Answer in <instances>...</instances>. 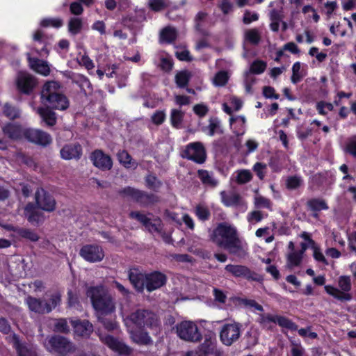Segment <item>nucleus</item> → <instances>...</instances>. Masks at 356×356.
I'll use <instances>...</instances> for the list:
<instances>
[{
	"mask_svg": "<svg viewBox=\"0 0 356 356\" xmlns=\"http://www.w3.org/2000/svg\"><path fill=\"white\" fill-rule=\"evenodd\" d=\"M19 234L22 238H26L33 242L37 241L39 239V236L35 232L28 229H21Z\"/></svg>",
	"mask_w": 356,
	"mask_h": 356,
	"instance_id": "680f3d73",
	"label": "nucleus"
},
{
	"mask_svg": "<svg viewBox=\"0 0 356 356\" xmlns=\"http://www.w3.org/2000/svg\"><path fill=\"white\" fill-rule=\"evenodd\" d=\"M343 25L339 22H335L330 28V32L334 35L344 36L346 35V30L343 29Z\"/></svg>",
	"mask_w": 356,
	"mask_h": 356,
	"instance_id": "e2e57ef3",
	"label": "nucleus"
},
{
	"mask_svg": "<svg viewBox=\"0 0 356 356\" xmlns=\"http://www.w3.org/2000/svg\"><path fill=\"white\" fill-rule=\"evenodd\" d=\"M241 325L236 322L225 323L220 332V339L225 346H231L236 342L241 336Z\"/></svg>",
	"mask_w": 356,
	"mask_h": 356,
	"instance_id": "1a4fd4ad",
	"label": "nucleus"
},
{
	"mask_svg": "<svg viewBox=\"0 0 356 356\" xmlns=\"http://www.w3.org/2000/svg\"><path fill=\"white\" fill-rule=\"evenodd\" d=\"M195 214L200 220H207L209 218L210 211L206 206L199 204L195 208Z\"/></svg>",
	"mask_w": 356,
	"mask_h": 356,
	"instance_id": "603ef678",
	"label": "nucleus"
},
{
	"mask_svg": "<svg viewBox=\"0 0 356 356\" xmlns=\"http://www.w3.org/2000/svg\"><path fill=\"white\" fill-rule=\"evenodd\" d=\"M183 156L188 159L198 163H202L206 159V152L202 144L195 142L188 144L184 152Z\"/></svg>",
	"mask_w": 356,
	"mask_h": 356,
	"instance_id": "ddd939ff",
	"label": "nucleus"
},
{
	"mask_svg": "<svg viewBox=\"0 0 356 356\" xmlns=\"http://www.w3.org/2000/svg\"><path fill=\"white\" fill-rule=\"evenodd\" d=\"M159 65L164 71H170L172 67L171 58L168 56H161Z\"/></svg>",
	"mask_w": 356,
	"mask_h": 356,
	"instance_id": "338daca9",
	"label": "nucleus"
},
{
	"mask_svg": "<svg viewBox=\"0 0 356 356\" xmlns=\"http://www.w3.org/2000/svg\"><path fill=\"white\" fill-rule=\"evenodd\" d=\"M24 136L30 142L42 146H47L52 141L49 134L39 129H27L24 131Z\"/></svg>",
	"mask_w": 356,
	"mask_h": 356,
	"instance_id": "f3484780",
	"label": "nucleus"
},
{
	"mask_svg": "<svg viewBox=\"0 0 356 356\" xmlns=\"http://www.w3.org/2000/svg\"><path fill=\"white\" fill-rule=\"evenodd\" d=\"M264 218V213L258 210L252 211L250 212L247 216V220L250 224H256L262 220Z\"/></svg>",
	"mask_w": 356,
	"mask_h": 356,
	"instance_id": "5fc2aeb1",
	"label": "nucleus"
},
{
	"mask_svg": "<svg viewBox=\"0 0 356 356\" xmlns=\"http://www.w3.org/2000/svg\"><path fill=\"white\" fill-rule=\"evenodd\" d=\"M124 323L131 340L140 345H149L152 340L145 330L153 334L160 331L161 323L156 314L148 309H138L124 318Z\"/></svg>",
	"mask_w": 356,
	"mask_h": 356,
	"instance_id": "f257e3e1",
	"label": "nucleus"
},
{
	"mask_svg": "<svg viewBox=\"0 0 356 356\" xmlns=\"http://www.w3.org/2000/svg\"><path fill=\"white\" fill-rule=\"evenodd\" d=\"M236 174V181L241 184H246L252 179V175L249 170H238Z\"/></svg>",
	"mask_w": 356,
	"mask_h": 356,
	"instance_id": "c03bdc74",
	"label": "nucleus"
},
{
	"mask_svg": "<svg viewBox=\"0 0 356 356\" xmlns=\"http://www.w3.org/2000/svg\"><path fill=\"white\" fill-rule=\"evenodd\" d=\"M130 216L143 223L145 228L151 233H161V221L159 218H151L139 212H131Z\"/></svg>",
	"mask_w": 356,
	"mask_h": 356,
	"instance_id": "dca6fc26",
	"label": "nucleus"
},
{
	"mask_svg": "<svg viewBox=\"0 0 356 356\" xmlns=\"http://www.w3.org/2000/svg\"><path fill=\"white\" fill-rule=\"evenodd\" d=\"M38 207L29 203L24 209V215L27 220L32 224H38L44 219L43 213L38 210Z\"/></svg>",
	"mask_w": 356,
	"mask_h": 356,
	"instance_id": "5701e85b",
	"label": "nucleus"
},
{
	"mask_svg": "<svg viewBox=\"0 0 356 356\" xmlns=\"http://www.w3.org/2000/svg\"><path fill=\"white\" fill-rule=\"evenodd\" d=\"M118 159L119 162L126 168L135 169L138 166L137 162L124 150L118 154Z\"/></svg>",
	"mask_w": 356,
	"mask_h": 356,
	"instance_id": "473e14b6",
	"label": "nucleus"
},
{
	"mask_svg": "<svg viewBox=\"0 0 356 356\" xmlns=\"http://www.w3.org/2000/svg\"><path fill=\"white\" fill-rule=\"evenodd\" d=\"M246 119L243 115L232 116L229 118L231 129L236 136H242L245 132Z\"/></svg>",
	"mask_w": 356,
	"mask_h": 356,
	"instance_id": "393cba45",
	"label": "nucleus"
},
{
	"mask_svg": "<svg viewBox=\"0 0 356 356\" xmlns=\"http://www.w3.org/2000/svg\"><path fill=\"white\" fill-rule=\"evenodd\" d=\"M302 184V179L299 176H291L286 179V188L289 190H294L299 188Z\"/></svg>",
	"mask_w": 356,
	"mask_h": 356,
	"instance_id": "09e8293b",
	"label": "nucleus"
},
{
	"mask_svg": "<svg viewBox=\"0 0 356 356\" xmlns=\"http://www.w3.org/2000/svg\"><path fill=\"white\" fill-rule=\"evenodd\" d=\"M197 176L202 184L207 187L216 188L219 184V181L216 179L212 172L206 170H199L197 171Z\"/></svg>",
	"mask_w": 356,
	"mask_h": 356,
	"instance_id": "bb28decb",
	"label": "nucleus"
},
{
	"mask_svg": "<svg viewBox=\"0 0 356 356\" xmlns=\"http://www.w3.org/2000/svg\"><path fill=\"white\" fill-rule=\"evenodd\" d=\"M43 301L44 302L46 314L49 313L60 304V295L58 293H54L50 296L48 300Z\"/></svg>",
	"mask_w": 356,
	"mask_h": 356,
	"instance_id": "4c0bfd02",
	"label": "nucleus"
},
{
	"mask_svg": "<svg viewBox=\"0 0 356 356\" xmlns=\"http://www.w3.org/2000/svg\"><path fill=\"white\" fill-rule=\"evenodd\" d=\"M259 322L263 327L268 329L271 328V323H277L280 327L290 330H296L298 329V326L290 319L279 315H273L270 314H261Z\"/></svg>",
	"mask_w": 356,
	"mask_h": 356,
	"instance_id": "9d476101",
	"label": "nucleus"
},
{
	"mask_svg": "<svg viewBox=\"0 0 356 356\" xmlns=\"http://www.w3.org/2000/svg\"><path fill=\"white\" fill-rule=\"evenodd\" d=\"M25 303L30 311L40 314H46L44 302L43 300L29 296L25 299Z\"/></svg>",
	"mask_w": 356,
	"mask_h": 356,
	"instance_id": "cd10ccee",
	"label": "nucleus"
},
{
	"mask_svg": "<svg viewBox=\"0 0 356 356\" xmlns=\"http://www.w3.org/2000/svg\"><path fill=\"white\" fill-rule=\"evenodd\" d=\"M55 330L59 332H68L70 329L65 319H58L54 325Z\"/></svg>",
	"mask_w": 356,
	"mask_h": 356,
	"instance_id": "774afa93",
	"label": "nucleus"
},
{
	"mask_svg": "<svg viewBox=\"0 0 356 356\" xmlns=\"http://www.w3.org/2000/svg\"><path fill=\"white\" fill-rule=\"evenodd\" d=\"M211 240L231 254L243 256L246 254L248 244L240 239L235 226L224 222L219 223L210 234Z\"/></svg>",
	"mask_w": 356,
	"mask_h": 356,
	"instance_id": "f03ea898",
	"label": "nucleus"
},
{
	"mask_svg": "<svg viewBox=\"0 0 356 356\" xmlns=\"http://www.w3.org/2000/svg\"><path fill=\"white\" fill-rule=\"evenodd\" d=\"M86 295L90 298L98 316L108 315L115 312V302L102 285L88 287Z\"/></svg>",
	"mask_w": 356,
	"mask_h": 356,
	"instance_id": "7ed1b4c3",
	"label": "nucleus"
},
{
	"mask_svg": "<svg viewBox=\"0 0 356 356\" xmlns=\"http://www.w3.org/2000/svg\"><path fill=\"white\" fill-rule=\"evenodd\" d=\"M7 339L17 350V356H35V352L33 348L26 344L22 343L19 337L15 334L8 336Z\"/></svg>",
	"mask_w": 356,
	"mask_h": 356,
	"instance_id": "6ab92c4d",
	"label": "nucleus"
},
{
	"mask_svg": "<svg viewBox=\"0 0 356 356\" xmlns=\"http://www.w3.org/2000/svg\"><path fill=\"white\" fill-rule=\"evenodd\" d=\"M191 73L188 71H180L175 76V82L178 87L184 88L187 86L191 78Z\"/></svg>",
	"mask_w": 356,
	"mask_h": 356,
	"instance_id": "ea45409f",
	"label": "nucleus"
},
{
	"mask_svg": "<svg viewBox=\"0 0 356 356\" xmlns=\"http://www.w3.org/2000/svg\"><path fill=\"white\" fill-rule=\"evenodd\" d=\"M254 204L257 209H268L272 210V202L270 200L259 194H257L254 196Z\"/></svg>",
	"mask_w": 356,
	"mask_h": 356,
	"instance_id": "58836bf2",
	"label": "nucleus"
},
{
	"mask_svg": "<svg viewBox=\"0 0 356 356\" xmlns=\"http://www.w3.org/2000/svg\"><path fill=\"white\" fill-rule=\"evenodd\" d=\"M60 88V84L56 81L47 82L41 92L42 102L54 109L63 111L67 108L69 102L61 93Z\"/></svg>",
	"mask_w": 356,
	"mask_h": 356,
	"instance_id": "39448f33",
	"label": "nucleus"
},
{
	"mask_svg": "<svg viewBox=\"0 0 356 356\" xmlns=\"http://www.w3.org/2000/svg\"><path fill=\"white\" fill-rule=\"evenodd\" d=\"M42 26H52L59 28L63 25V20L60 18H47L41 21Z\"/></svg>",
	"mask_w": 356,
	"mask_h": 356,
	"instance_id": "13d9d810",
	"label": "nucleus"
},
{
	"mask_svg": "<svg viewBox=\"0 0 356 356\" xmlns=\"http://www.w3.org/2000/svg\"><path fill=\"white\" fill-rule=\"evenodd\" d=\"M149 6L154 11H160L168 6V0H149Z\"/></svg>",
	"mask_w": 356,
	"mask_h": 356,
	"instance_id": "6e6d98bb",
	"label": "nucleus"
},
{
	"mask_svg": "<svg viewBox=\"0 0 356 356\" xmlns=\"http://www.w3.org/2000/svg\"><path fill=\"white\" fill-rule=\"evenodd\" d=\"M3 113L4 114L10 119H14L19 115V111L11 106H10L8 104H6L3 106Z\"/></svg>",
	"mask_w": 356,
	"mask_h": 356,
	"instance_id": "0e129e2a",
	"label": "nucleus"
},
{
	"mask_svg": "<svg viewBox=\"0 0 356 356\" xmlns=\"http://www.w3.org/2000/svg\"><path fill=\"white\" fill-rule=\"evenodd\" d=\"M291 356H309V355L300 343H293L291 348Z\"/></svg>",
	"mask_w": 356,
	"mask_h": 356,
	"instance_id": "bf43d9fd",
	"label": "nucleus"
},
{
	"mask_svg": "<svg viewBox=\"0 0 356 356\" xmlns=\"http://www.w3.org/2000/svg\"><path fill=\"white\" fill-rule=\"evenodd\" d=\"M338 285L341 290L330 285L325 286V290L328 294L337 298V300L341 301L350 300L352 296L350 293H348L351 289V282L350 277L341 276L339 278Z\"/></svg>",
	"mask_w": 356,
	"mask_h": 356,
	"instance_id": "0eeeda50",
	"label": "nucleus"
},
{
	"mask_svg": "<svg viewBox=\"0 0 356 356\" xmlns=\"http://www.w3.org/2000/svg\"><path fill=\"white\" fill-rule=\"evenodd\" d=\"M82 149L79 144H70L64 146L60 150L61 157L65 160L78 159L80 158Z\"/></svg>",
	"mask_w": 356,
	"mask_h": 356,
	"instance_id": "4be33fe9",
	"label": "nucleus"
},
{
	"mask_svg": "<svg viewBox=\"0 0 356 356\" xmlns=\"http://www.w3.org/2000/svg\"><path fill=\"white\" fill-rule=\"evenodd\" d=\"M220 195L222 203L226 207H234L241 211H246L248 208L247 202L238 193L234 192L227 193L222 191Z\"/></svg>",
	"mask_w": 356,
	"mask_h": 356,
	"instance_id": "2eb2a0df",
	"label": "nucleus"
},
{
	"mask_svg": "<svg viewBox=\"0 0 356 356\" xmlns=\"http://www.w3.org/2000/svg\"><path fill=\"white\" fill-rule=\"evenodd\" d=\"M302 12L306 15V18L308 20L312 18L314 22L317 23L320 19L319 15L312 6H305L302 9Z\"/></svg>",
	"mask_w": 356,
	"mask_h": 356,
	"instance_id": "a18cd8bd",
	"label": "nucleus"
},
{
	"mask_svg": "<svg viewBox=\"0 0 356 356\" xmlns=\"http://www.w3.org/2000/svg\"><path fill=\"white\" fill-rule=\"evenodd\" d=\"M24 131L21 127L15 124H8L3 128L4 134L13 140L20 138L22 134L24 135Z\"/></svg>",
	"mask_w": 356,
	"mask_h": 356,
	"instance_id": "c85d7f7f",
	"label": "nucleus"
},
{
	"mask_svg": "<svg viewBox=\"0 0 356 356\" xmlns=\"http://www.w3.org/2000/svg\"><path fill=\"white\" fill-rule=\"evenodd\" d=\"M44 345L50 352L68 354L75 350V346L67 339L60 336H54L45 340Z\"/></svg>",
	"mask_w": 356,
	"mask_h": 356,
	"instance_id": "6e6552de",
	"label": "nucleus"
},
{
	"mask_svg": "<svg viewBox=\"0 0 356 356\" xmlns=\"http://www.w3.org/2000/svg\"><path fill=\"white\" fill-rule=\"evenodd\" d=\"M82 28V21L79 18L73 17L70 19L68 24V29L69 31L73 34L76 35L80 32Z\"/></svg>",
	"mask_w": 356,
	"mask_h": 356,
	"instance_id": "49530a36",
	"label": "nucleus"
},
{
	"mask_svg": "<svg viewBox=\"0 0 356 356\" xmlns=\"http://www.w3.org/2000/svg\"><path fill=\"white\" fill-rule=\"evenodd\" d=\"M35 200L38 208L47 212H51L56 209V200L52 195L47 193L44 189H38Z\"/></svg>",
	"mask_w": 356,
	"mask_h": 356,
	"instance_id": "4468645a",
	"label": "nucleus"
},
{
	"mask_svg": "<svg viewBox=\"0 0 356 356\" xmlns=\"http://www.w3.org/2000/svg\"><path fill=\"white\" fill-rule=\"evenodd\" d=\"M313 250V256L314 258L318 262H321L323 264L327 265L328 262L323 255V252L321 250V248L318 247L317 244H315L312 248H310Z\"/></svg>",
	"mask_w": 356,
	"mask_h": 356,
	"instance_id": "4d7b16f0",
	"label": "nucleus"
},
{
	"mask_svg": "<svg viewBox=\"0 0 356 356\" xmlns=\"http://www.w3.org/2000/svg\"><path fill=\"white\" fill-rule=\"evenodd\" d=\"M177 336L182 340L196 343L200 341L202 334L196 323L191 321H183L176 325Z\"/></svg>",
	"mask_w": 356,
	"mask_h": 356,
	"instance_id": "423d86ee",
	"label": "nucleus"
},
{
	"mask_svg": "<svg viewBox=\"0 0 356 356\" xmlns=\"http://www.w3.org/2000/svg\"><path fill=\"white\" fill-rule=\"evenodd\" d=\"M129 277L131 283L138 291H143L145 286L148 291H154L164 285L166 282L165 275L161 273L145 274L138 269H131Z\"/></svg>",
	"mask_w": 356,
	"mask_h": 356,
	"instance_id": "20e7f679",
	"label": "nucleus"
},
{
	"mask_svg": "<svg viewBox=\"0 0 356 356\" xmlns=\"http://www.w3.org/2000/svg\"><path fill=\"white\" fill-rule=\"evenodd\" d=\"M216 343L214 336L206 337L204 342L200 346V350L205 355L213 353L216 349Z\"/></svg>",
	"mask_w": 356,
	"mask_h": 356,
	"instance_id": "72a5a7b5",
	"label": "nucleus"
},
{
	"mask_svg": "<svg viewBox=\"0 0 356 356\" xmlns=\"http://www.w3.org/2000/svg\"><path fill=\"white\" fill-rule=\"evenodd\" d=\"M344 151L356 158V135L347 139Z\"/></svg>",
	"mask_w": 356,
	"mask_h": 356,
	"instance_id": "de8ad7c7",
	"label": "nucleus"
},
{
	"mask_svg": "<svg viewBox=\"0 0 356 356\" xmlns=\"http://www.w3.org/2000/svg\"><path fill=\"white\" fill-rule=\"evenodd\" d=\"M16 84L19 91L29 94L36 86V80L29 73L20 72L17 74Z\"/></svg>",
	"mask_w": 356,
	"mask_h": 356,
	"instance_id": "a211bd4d",
	"label": "nucleus"
},
{
	"mask_svg": "<svg viewBox=\"0 0 356 356\" xmlns=\"http://www.w3.org/2000/svg\"><path fill=\"white\" fill-rule=\"evenodd\" d=\"M184 113L178 109H173L171 111V123L175 127L178 128L181 124Z\"/></svg>",
	"mask_w": 356,
	"mask_h": 356,
	"instance_id": "8fccbe9b",
	"label": "nucleus"
},
{
	"mask_svg": "<svg viewBox=\"0 0 356 356\" xmlns=\"http://www.w3.org/2000/svg\"><path fill=\"white\" fill-rule=\"evenodd\" d=\"M80 256L86 261L90 263L99 262L104 257V252L100 245L87 244L79 251Z\"/></svg>",
	"mask_w": 356,
	"mask_h": 356,
	"instance_id": "9b49d317",
	"label": "nucleus"
},
{
	"mask_svg": "<svg viewBox=\"0 0 356 356\" xmlns=\"http://www.w3.org/2000/svg\"><path fill=\"white\" fill-rule=\"evenodd\" d=\"M100 340L113 351L122 356H127L131 353L132 349L109 334H99Z\"/></svg>",
	"mask_w": 356,
	"mask_h": 356,
	"instance_id": "f8f14e48",
	"label": "nucleus"
},
{
	"mask_svg": "<svg viewBox=\"0 0 356 356\" xmlns=\"http://www.w3.org/2000/svg\"><path fill=\"white\" fill-rule=\"evenodd\" d=\"M228 101L232 107L229 106L227 102L223 103L222 105L223 111L228 115H232L233 110L238 111L241 108L243 104L242 101L236 97L230 96L229 97Z\"/></svg>",
	"mask_w": 356,
	"mask_h": 356,
	"instance_id": "2f4dec72",
	"label": "nucleus"
},
{
	"mask_svg": "<svg viewBox=\"0 0 356 356\" xmlns=\"http://www.w3.org/2000/svg\"><path fill=\"white\" fill-rule=\"evenodd\" d=\"M79 63L88 70H92L95 65L92 60L86 55H81L77 58Z\"/></svg>",
	"mask_w": 356,
	"mask_h": 356,
	"instance_id": "69168bd1",
	"label": "nucleus"
},
{
	"mask_svg": "<svg viewBox=\"0 0 356 356\" xmlns=\"http://www.w3.org/2000/svg\"><path fill=\"white\" fill-rule=\"evenodd\" d=\"M306 65L300 62H296L292 67L291 81L293 83L300 82L306 75Z\"/></svg>",
	"mask_w": 356,
	"mask_h": 356,
	"instance_id": "c756f323",
	"label": "nucleus"
},
{
	"mask_svg": "<svg viewBox=\"0 0 356 356\" xmlns=\"http://www.w3.org/2000/svg\"><path fill=\"white\" fill-rule=\"evenodd\" d=\"M94 165L103 170H110L113 163L111 157L101 150H95L90 156Z\"/></svg>",
	"mask_w": 356,
	"mask_h": 356,
	"instance_id": "aec40b11",
	"label": "nucleus"
},
{
	"mask_svg": "<svg viewBox=\"0 0 356 356\" xmlns=\"http://www.w3.org/2000/svg\"><path fill=\"white\" fill-rule=\"evenodd\" d=\"M309 209L314 211H319L321 210H326L328 207L325 202L321 199H312L308 201L307 203Z\"/></svg>",
	"mask_w": 356,
	"mask_h": 356,
	"instance_id": "79ce46f5",
	"label": "nucleus"
},
{
	"mask_svg": "<svg viewBox=\"0 0 356 356\" xmlns=\"http://www.w3.org/2000/svg\"><path fill=\"white\" fill-rule=\"evenodd\" d=\"M177 38V31L175 29L168 26L162 30L160 35L161 42L170 43Z\"/></svg>",
	"mask_w": 356,
	"mask_h": 356,
	"instance_id": "c9c22d12",
	"label": "nucleus"
},
{
	"mask_svg": "<svg viewBox=\"0 0 356 356\" xmlns=\"http://www.w3.org/2000/svg\"><path fill=\"white\" fill-rule=\"evenodd\" d=\"M36 112L41 117L42 120L48 125L53 126L56 122V113L49 108H38Z\"/></svg>",
	"mask_w": 356,
	"mask_h": 356,
	"instance_id": "7c9ffc66",
	"label": "nucleus"
},
{
	"mask_svg": "<svg viewBox=\"0 0 356 356\" xmlns=\"http://www.w3.org/2000/svg\"><path fill=\"white\" fill-rule=\"evenodd\" d=\"M253 171L256 173L259 179L262 180L266 176L267 165L261 162H257L252 167Z\"/></svg>",
	"mask_w": 356,
	"mask_h": 356,
	"instance_id": "864d4df0",
	"label": "nucleus"
},
{
	"mask_svg": "<svg viewBox=\"0 0 356 356\" xmlns=\"http://www.w3.org/2000/svg\"><path fill=\"white\" fill-rule=\"evenodd\" d=\"M303 255L298 251H293L287 256V264L290 268L297 266L301 263Z\"/></svg>",
	"mask_w": 356,
	"mask_h": 356,
	"instance_id": "a19ab883",
	"label": "nucleus"
},
{
	"mask_svg": "<svg viewBox=\"0 0 356 356\" xmlns=\"http://www.w3.org/2000/svg\"><path fill=\"white\" fill-rule=\"evenodd\" d=\"M230 74L226 71H219L212 79V83L216 87L225 86L229 81Z\"/></svg>",
	"mask_w": 356,
	"mask_h": 356,
	"instance_id": "f704fd0d",
	"label": "nucleus"
},
{
	"mask_svg": "<svg viewBox=\"0 0 356 356\" xmlns=\"http://www.w3.org/2000/svg\"><path fill=\"white\" fill-rule=\"evenodd\" d=\"M225 270L236 277H244L248 280H256L250 270L244 266L228 264L225 266Z\"/></svg>",
	"mask_w": 356,
	"mask_h": 356,
	"instance_id": "a878e982",
	"label": "nucleus"
},
{
	"mask_svg": "<svg viewBox=\"0 0 356 356\" xmlns=\"http://www.w3.org/2000/svg\"><path fill=\"white\" fill-rule=\"evenodd\" d=\"M204 131H207V134L210 136L217 133H222L220 121L216 118H211L209 120V124L205 128Z\"/></svg>",
	"mask_w": 356,
	"mask_h": 356,
	"instance_id": "e433bc0d",
	"label": "nucleus"
},
{
	"mask_svg": "<svg viewBox=\"0 0 356 356\" xmlns=\"http://www.w3.org/2000/svg\"><path fill=\"white\" fill-rule=\"evenodd\" d=\"M28 60L31 68L38 74L43 76H47L50 72V67L46 61L33 58L30 56V53L27 54Z\"/></svg>",
	"mask_w": 356,
	"mask_h": 356,
	"instance_id": "b1692460",
	"label": "nucleus"
},
{
	"mask_svg": "<svg viewBox=\"0 0 356 356\" xmlns=\"http://www.w3.org/2000/svg\"><path fill=\"white\" fill-rule=\"evenodd\" d=\"M245 40L252 44H257L261 39L259 31L256 29H248L245 32Z\"/></svg>",
	"mask_w": 356,
	"mask_h": 356,
	"instance_id": "37998d69",
	"label": "nucleus"
},
{
	"mask_svg": "<svg viewBox=\"0 0 356 356\" xmlns=\"http://www.w3.org/2000/svg\"><path fill=\"white\" fill-rule=\"evenodd\" d=\"M266 67V63L264 61L261 60H257L254 61L250 67V72L246 73L247 78H249L250 74H261L263 72H264L265 69Z\"/></svg>",
	"mask_w": 356,
	"mask_h": 356,
	"instance_id": "3c124183",
	"label": "nucleus"
},
{
	"mask_svg": "<svg viewBox=\"0 0 356 356\" xmlns=\"http://www.w3.org/2000/svg\"><path fill=\"white\" fill-rule=\"evenodd\" d=\"M71 324L76 336L88 337L93 332L92 325L87 320H72Z\"/></svg>",
	"mask_w": 356,
	"mask_h": 356,
	"instance_id": "412c9836",
	"label": "nucleus"
},
{
	"mask_svg": "<svg viewBox=\"0 0 356 356\" xmlns=\"http://www.w3.org/2000/svg\"><path fill=\"white\" fill-rule=\"evenodd\" d=\"M244 147L245 148V154H250L257 150L259 147V143L254 139L249 138L245 141Z\"/></svg>",
	"mask_w": 356,
	"mask_h": 356,
	"instance_id": "052dcab7",
	"label": "nucleus"
}]
</instances>
